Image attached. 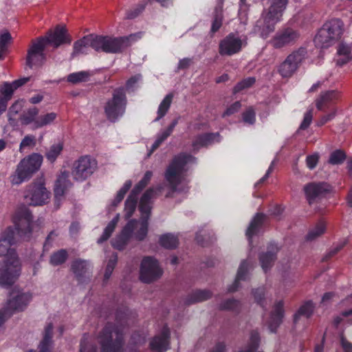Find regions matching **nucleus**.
Segmentation results:
<instances>
[{
	"instance_id": "obj_1",
	"label": "nucleus",
	"mask_w": 352,
	"mask_h": 352,
	"mask_svg": "<svg viewBox=\"0 0 352 352\" xmlns=\"http://www.w3.org/2000/svg\"><path fill=\"white\" fill-rule=\"evenodd\" d=\"M16 241L15 232L8 228L0 235V256H5V264L0 272V285L7 286L13 284L20 275L21 264L11 245Z\"/></svg>"
},
{
	"instance_id": "obj_2",
	"label": "nucleus",
	"mask_w": 352,
	"mask_h": 352,
	"mask_svg": "<svg viewBox=\"0 0 352 352\" xmlns=\"http://www.w3.org/2000/svg\"><path fill=\"white\" fill-rule=\"evenodd\" d=\"M126 311L116 315V323L107 322L98 336L101 352H124V324H127Z\"/></svg>"
},
{
	"instance_id": "obj_3",
	"label": "nucleus",
	"mask_w": 352,
	"mask_h": 352,
	"mask_svg": "<svg viewBox=\"0 0 352 352\" xmlns=\"http://www.w3.org/2000/svg\"><path fill=\"white\" fill-rule=\"evenodd\" d=\"M196 158L190 155L179 154L175 157L167 167L164 177L168 183L169 190L166 197H173L175 192H184L188 190V182L185 177L186 166L195 163Z\"/></svg>"
},
{
	"instance_id": "obj_4",
	"label": "nucleus",
	"mask_w": 352,
	"mask_h": 352,
	"mask_svg": "<svg viewBox=\"0 0 352 352\" xmlns=\"http://www.w3.org/2000/svg\"><path fill=\"white\" fill-rule=\"evenodd\" d=\"M288 0H274L267 11H264L256 21L255 31L267 38L275 30V25L281 20Z\"/></svg>"
},
{
	"instance_id": "obj_5",
	"label": "nucleus",
	"mask_w": 352,
	"mask_h": 352,
	"mask_svg": "<svg viewBox=\"0 0 352 352\" xmlns=\"http://www.w3.org/2000/svg\"><path fill=\"white\" fill-rule=\"evenodd\" d=\"M163 189L162 186L156 188H150L146 190L140 199V210L141 212V222L135 220L137 223L135 224L133 230L139 226V230L135 233V237L139 241L143 240L148 232V219L150 217L152 208V200L155 199L157 194L161 193Z\"/></svg>"
},
{
	"instance_id": "obj_6",
	"label": "nucleus",
	"mask_w": 352,
	"mask_h": 352,
	"mask_svg": "<svg viewBox=\"0 0 352 352\" xmlns=\"http://www.w3.org/2000/svg\"><path fill=\"white\" fill-rule=\"evenodd\" d=\"M43 160V156L36 153L22 159L18 164L15 172L10 176L11 184L19 185L30 179L40 168Z\"/></svg>"
},
{
	"instance_id": "obj_7",
	"label": "nucleus",
	"mask_w": 352,
	"mask_h": 352,
	"mask_svg": "<svg viewBox=\"0 0 352 352\" xmlns=\"http://www.w3.org/2000/svg\"><path fill=\"white\" fill-rule=\"evenodd\" d=\"M343 32V23L340 19H332L325 23L314 38L320 47H328L338 40Z\"/></svg>"
},
{
	"instance_id": "obj_8",
	"label": "nucleus",
	"mask_w": 352,
	"mask_h": 352,
	"mask_svg": "<svg viewBox=\"0 0 352 352\" xmlns=\"http://www.w3.org/2000/svg\"><path fill=\"white\" fill-rule=\"evenodd\" d=\"M95 36L97 52L113 54L122 52L138 38L137 34H131L128 36L118 38L98 35H95Z\"/></svg>"
},
{
	"instance_id": "obj_9",
	"label": "nucleus",
	"mask_w": 352,
	"mask_h": 352,
	"mask_svg": "<svg viewBox=\"0 0 352 352\" xmlns=\"http://www.w3.org/2000/svg\"><path fill=\"white\" fill-rule=\"evenodd\" d=\"M306 56L305 48L300 47L294 50L277 66V72L283 78H290L298 70Z\"/></svg>"
},
{
	"instance_id": "obj_10",
	"label": "nucleus",
	"mask_w": 352,
	"mask_h": 352,
	"mask_svg": "<svg viewBox=\"0 0 352 352\" xmlns=\"http://www.w3.org/2000/svg\"><path fill=\"white\" fill-rule=\"evenodd\" d=\"M50 192L46 188L44 179L41 177L27 186L24 197L32 206H42L50 198Z\"/></svg>"
},
{
	"instance_id": "obj_11",
	"label": "nucleus",
	"mask_w": 352,
	"mask_h": 352,
	"mask_svg": "<svg viewBox=\"0 0 352 352\" xmlns=\"http://www.w3.org/2000/svg\"><path fill=\"white\" fill-rule=\"evenodd\" d=\"M126 105V98L124 88H118L113 91L112 98L109 100L104 106L107 118L115 122L123 116Z\"/></svg>"
},
{
	"instance_id": "obj_12",
	"label": "nucleus",
	"mask_w": 352,
	"mask_h": 352,
	"mask_svg": "<svg viewBox=\"0 0 352 352\" xmlns=\"http://www.w3.org/2000/svg\"><path fill=\"white\" fill-rule=\"evenodd\" d=\"M39 110L36 107L29 108L20 116L22 124H32V129H37L52 124L56 118V113L51 112L38 116Z\"/></svg>"
},
{
	"instance_id": "obj_13",
	"label": "nucleus",
	"mask_w": 352,
	"mask_h": 352,
	"mask_svg": "<svg viewBox=\"0 0 352 352\" xmlns=\"http://www.w3.org/2000/svg\"><path fill=\"white\" fill-rule=\"evenodd\" d=\"M17 234L24 239H28L31 234L33 221L32 215L25 206L19 207L13 217Z\"/></svg>"
},
{
	"instance_id": "obj_14",
	"label": "nucleus",
	"mask_w": 352,
	"mask_h": 352,
	"mask_svg": "<svg viewBox=\"0 0 352 352\" xmlns=\"http://www.w3.org/2000/svg\"><path fill=\"white\" fill-rule=\"evenodd\" d=\"M96 161L85 155L76 160L72 167V175L76 181H84L89 177L96 170Z\"/></svg>"
},
{
	"instance_id": "obj_15",
	"label": "nucleus",
	"mask_w": 352,
	"mask_h": 352,
	"mask_svg": "<svg viewBox=\"0 0 352 352\" xmlns=\"http://www.w3.org/2000/svg\"><path fill=\"white\" fill-rule=\"evenodd\" d=\"M32 299L29 293L22 292L18 289H13L4 306L5 311L11 316L14 313L23 311Z\"/></svg>"
},
{
	"instance_id": "obj_16",
	"label": "nucleus",
	"mask_w": 352,
	"mask_h": 352,
	"mask_svg": "<svg viewBox=\"0 0 352 352\" xmlns=\"http://www.w3.org/2000/svg\"><path fill=\"white\" fill-rule=\"evenodd\" d=\"M163 270L157 260L153 257H145L141 263L140 279L142 282L149 283L159 279Z\"/></svg>"
},
{
	"instance_id": "obj_17",
	"label": "nucleus",
	"mask_w": 352,
	"mask_h": 352,
	"mask_svg": "<svg viewBox=\"0 0 352 352\" xmlns=\"http://www.w3.org/2000/svg\"><path fill=\"white\" fill-rule=\"evenodd\" d=\"M300 38L298 30L287 28L278 30L270 41L271 45L275 49H281L293 45Z\"/></svg>"
},
{
	"instance_id": "obj_18",
	"label": "nucleus",
	"mask_w": 352,
	"mask_h": 352,
	"mask_svg": "<svg viewBox=\"0 0 352 352\" xmlns=\"http://www.w3.org/2000/svg\"><path fill=\"white\" fill-rule=\"evenodd\" d=\"M45 47L43 39L38 38L36 41L32 42L28 50L26 56V65L30 68H32L34 66H41L44 63L46 59L44 53Z\"/></svg>"
},
{
	"instance_id": "obj_19",
	"label": "nucleus",
	"mask_w": 352,
	"mask_h": 352,
	"mask_svg": "<svg viewBox=\"0 0 352 352\" xmlns=\"http://www.w3.org/2000/svg\"><path fill=\"white\" fill-rule=\"evenodd\" d=\"M245 45L244 40L230 33L220 41L219 52L222 56H232L239 52Z\"/></svg>"
},
{
	"instance_id": "obj_20",
	"label": "nucleus",
	"mask_w": 352,
	"mask_h": 352,
	"mask_svg": "<svg viewBox=\"0 0 352 352\" xmlns=\"http://www.w3.org/2000/svg\"><path fill=\"white\" fill-rule=\"evenodd\" d=\"M331 190V186L325 182H311L304 186V191L309 204L318 201Z\"/></svg>"
},
{
	"instance_id": "obj_21",
	"label": "nucleus",
	"mask_w": 352,
	"mask_h": 352,
	"mask_svg": "<svg viewBox=\"0 0 352 352\" xmlns=\"http://www.w3.org/2000/svg\"><path fill=\"white\" fill-rule=\"evenodd\" d=\"M44 40V44H50L54 48L58 47L64 43H71L72 38L67 32V29L64 26L58 25L54 31H49L45 36L39 37Z\"/></svg>"
},
{
	"instance_id": "obj_22",
	"label": "nucleus",
	"mask_w": 352,
	"mask_h": 352,
	"mask_svg": "<svg viewBox=\"0 0 352 352\" xmlns=\"http://www.w3.org/2000/svg\"><path fill=\"white\" fill-rule=\"evenodd\" d=\"M170 330L164 327L159 335L150 342V348L153 352H165L169 347Z\"/></svg>"
},
{
	"instance_id": "obj_23",
	"label": "nucleus",
	"mask_w": 352,
	"mask_h": 352,
	"mask_svg": "<svg viewBox=\"0 0 352 352\" xmlns=\"http://www.w3.org/2000/svg\"><path fill=\"white\" fill-rule=\"evenodd\" d=\"M92 47L96 51V36L94 34H89L74 43L72 56L80 54H88L89 48Z\"/></svg>"
},
{
	"instance_id": "obj_24",
	"label": "nucleus",
	"mask_w": 352,
	"mask_h": 352,
	"mask_svg": "<svg viewBox=\"0 0 352 352\" xmlns=\"http://www.w3.org/2000/svg\"><path fill=\"white\" fill-rule=\"evenodd\" d=\"M69 173L63 171L58 176L54 186V195L56 203L63 197L66 190L69 188L72 184L69 179Z\"/></svg>"
},
{
	"instance_id": "obj_25",
	"label": "nucleus",
	"mask_w": 352,
	"mask_h": 352,
	"mask_svg": "<svg viewBox=\"0 0 352 352\" xmlns=\"http://www.w3.org/2000/svg\"><path fill=\"white\" fill-rule=\"evenodd\" d=\"M283 313V302L280 300L274 306L273 311L267 322L268 327L271 332H275L278 327L282 322Z\"/></svg>"
},
{
	"instance_id": "obj_26",
	"label": "nucleus",
	"mask_w": 352,
	"mask_h": 352,
	"mask_svg": "<svg viewBox=\"0 0 352 352\" xmlns=\"http://www.w3.org/2000/svg\"><path fill=\"white\" fill-rule=\"evenodd\" d=\"M137 222L134 220L130 221L123 228L121 234L113 240L112 245L115 248L118 250L124 248L131 233L133 232L135 224Z\"/></svg>"
},
{
	"instance_id": "obj_27",
	"label": "nucleus",
	"mask_w": 352,
	"mask_h": 352,
	"mask_svg": "<svg viewBox=\"0 0 352 352\" xmlns=\"http://www.w3.org/2000/svg\"><path fill=\"white\" fill-rule=\"evenodd\" d=\"M352 60V45L341 42L337 47L336 64L342 66Z\"/></svg>"
},
{
	"instance_id": "obj_28",
	"label": "nucleus",
	"mask_w": 352,
	"mask_h": 352,
	"mask_svg": "<svg viewBox=\"0 0 352 352\" xmlns=\"http://www.w3.org/2000/svg\"><path fill=\"white\" fill-rule=\"evenodd\" d=\"M278 251L277 245L272 244L268 247L267 252L261 254L260 262L263 270L266 272L273 265L276 258V253Z\"/></svg>"
},
{
	"instance_id": "obj_29",
	"label": "nucleus",
	"mask_w": 352,
	"mask_h": 352,
	"mask_svg": "<svg viewBox=\"0 0 352 352\" xmlns=\"http://www.w3.org/2000/svg\"><path fill=\"white\" fill-rule=\"evenodd\" d=\"M339 97V93L334 90L322 92L316 100V106L318 110H322L328 104L335 101Z\"/></svg>"
},
{
	"instance_id": "obj_30",
	"label": "nucleus",
	"mask_w": 352,
	"mask_h": 352,
	"mask_svg": "<svg viewBox=\"0 0 352 352\" xmlns=\"http://www.w3.org/2000/svg\"><path fill=\"white\" fill-rule=\"evenodd\" d=\"M53 326L49 323L44 330L43 338L38 346L39 352H51L52 347Z\"/></svg>"
},
{
	"instance_id": "obj_31",
	"label": "nucleus",
	"mask_w": 352,
	"mask_h": 352,
	"mask_svg": "<svg viewBox=\"0 0 352 352\" xmlns=\"http://www.w3.org/2000/svg\"><path fill=\"white\" fill-rule=\"evenodd\" d=\"M219 137L218 133H206L197 136L192 142L194 150L206 146L213 142Z\"/></svg>"
},
{
	"instance_id": "obj_32",
	"label": "nucleus",
	"mask_w": 352,
	"mask_h": 352,
	"mask_svg": "<svg viewBox=\"0 0 352 352\" xmlns=\"http://www.w3.org/2000/svg\"><path fill=\"white\" fill-rule=\"evenodd\" d=\"M223 1L221 0L217 5L214 12L213 20L211 25V32L214 33L217 32L222 25L223 22Z\"/></svg>"
},
{
	"instance_id": "obj_33",
	"label": "nucleus",
	"mask_w": 352,
	"mask_h": 352,
	"mask_svg": "<svg viewBox=\"0 0 352 352\" xmlns=\"http://www.w3.org/2000/svg\"><path fill=\"white\" fill-rule=\"evenodd\" d=\"M249 268V263L246 261H243L241 263L239 267L236 277L234 283L228 288L230 292H235L239 287V282L240 280H244L248 277V272Z\"/></svg>"
},
{
	"instance_id": "obj_34",
	"label": "nucleus",
	"mask_w": 352,
	"mask_h": 352,
	"mask_svg": "<svg viewBox=\"0 0 352 352\" xmlns=\"http://www.w3.org/2000/svg\"><path fill=\"white\" fill-rule=\"evenodd\" d=\"M265 219V216L263 214L258 213L255 215L246 232V235L250 241L252 236L257 233L260 227L263 223Z\"/></svg>"
},
{
	"instance_id": "obj_35",
	"label": "nucleus",
	"mask_w": 352,
	"mask_h": 352,
	"mask_svg": "<svg viewBox=\"0 0 352 352\" xmlns=\"http://www.w3.org/2000/svg\"><path fill=\"white\" fill-rule=\"evenodd\" d=\"M260 344L259 333L256 330H252L250 332L249 342L245 349L241 350L239 352H263L262 351H257Z\"/></svg>"
},
{
	"instance_id": "obj_36",
	"label": "nucleus",
	"mask_w": 352,
	"mask_h": 352,
	"mask_svg": "<svg viewBox=\"0 0 352 352\" xmlns=\"http://www.w3.org/2000/svg\"><path fill=\"white\" fill-rule=\"evenodd\" d=\"M91 265L86 260L76 259L72 263V270L77 276H82L89 270Z\"/></svg>"
},
{
	"instance_id": "obj_37",
	"label": "nucleus",
	"mask_w": 352,
	"mask_h": 352,
	"mask_svg": "<svg viewBox=\"0 0 352 352\" xmlns=\"http://www.w3.org/2000/svg\"><path fill=\"white\" fill-rule=\"evenodd\" d=\"M174 95L172 93L167 94L162 101L160 102L158 109H157V117L155 118V121H158L161 118H162L168 112L171 103L173 102Z\"/></svg>"
},
{
	"instance_id": "obj_38",
	"label": "nucleus",
	"mask_w": 352,
	"mask_h": 352,
	"mask_svg": "<svg viewBox=\"0 0 352 352\" xmlns=\"http://www.w3.org/2000/svg\"><path fill=\"white\" fill-rule=\"evenodd\" d=\"M12 41V37L8 31L0 34V60L5 58Z\"/></svg>"
},
{
	"instance_id": "obj_39",
	"label": "nucleus",
	"mask_w": 352,
	"mask_h": 352,
	"mask_svg": "<svg viewBox=\"0 0 352 352\" xmlns=\"http://www.w3.org/2000/svg\"><path fill=\"white\" fill-rule=\"evenodd\" d=\"M178 237L170 233L163 234L160 238V244L166 249H173L177 247Z\"/></svg>"
},
{
	"instance_id": "obj_40",
	"label": "nucleus",
	"mask_w": 352,
	"mask_h": 352,
	"mask_svg": "<svg viewBox=\"0 0 352 352\" xmlns=\"http://www.w3.org/2000/svg\"><path fill=\"white\" fill-rule=\"evenodd\" d=\"M138 194L131 191L129 196L125 201L124 212L126 218H130L133 214L137 205Z\"/></svg>"
},
{
	"instance_id": "obj_41",
	"label": "nucleus",
	"mask_w": 352,
	"mask_h": 352,
	"mask_svg": "<svg viewBox=\"0 0 352 352\" xmlns=\"http://www.w3.org/2000/svg\"><path fill=\"white\" fill-rule=\"evenodd\" d=\"M314 305L311 302H307L302 305L298 311L294 314V321L295 323L298 322L301 316L309 318L313 314Z\"/></svg>"
},
{
	"instance_id": "obj_42",
	"label": "nucleus",
	"mask_w": 352,
	"mask_h": 352,
	"mask_svg": "<svg viewBox=\"0 0 352 352\" xmlns=\"http://www.w3.org/2000/svg\"><path fill=\"white\" fill-rule=\"evenodd\" d=\"M91 73L87 71H81L74 72L67 76V81L72 84H78L80 82H87L89 80Z\"/></svg>"
},
{
	"instance_id": "obj_43",
	"label": "nucleus",
	"mask_w": 352,
	"mask_h": 352,
	"mask_svg": "<svg viewBox=\"0 0 352 352\" xmlns=\"http://www.w3.org/2000/svg\"><path fill=\"white\" fill-rule=\"evenodd\" d=\"M8 87H0V116L4 113L8 107V101L12 98L11 90Z\"/></svg>"
},
{
	"instance_id": "obj_44",
	"label": "nucleus",
	"mask_w": 352,
	"mask_h": 352,
	"mask_svg": "<svg viewBox=\"0 0 352 352\" xmlns=\"http://www.w3.org/2000/svg\"><path fill=\"white\" fill-rule=\"evenodd\" d=\"M119 221V214H117L107 225L105 228L102 236L98 239V243H102L104 241H107L112 232L115 230V228Z\"/></svg>"
},
{
	"instance_id": "obj_45",
	"label": "nucleus",
	"mask_w": 352,
	"mask_h": 352,
	"mask_svg": "<svg viewBox=\"0 0 352 352\" xmlns=\"http://www.w3.org/2000/svg\"><path fill=\"white\" fill-rule=\"evenodd\" d=\"M68 257L67 252L61 249L57 252H54L50 259V263L54 266H57L64 263Z\"/></svg>"
},
{
	"instance_id": "obj_46",
	"label": "nucleus",
	"mask_w": 352,
	"mask_h": 352,
	"mask_svg": "<svg viewBox=\"0 0 352 352\" xmlns=\"http://www.w3.org/2000/svg\"><path fill=\"white\" fill-rule=\"evenodd\" d=\"M63 148V144L61 142H58L52 145L45 153V156L47 160H49L50 162H54L60 155Z\"/></svg>"
},
{
	"instance_id": "obj_47",
	"label": "nucleus",
	"mask_w": 352,
	"mask_h": 352,
	"mask_svg": "<svg viewBox=\"0 0 352 352\" xmlns=\"http://www.w3.org/2000/svg\"><path fill=\"white\" fill-rule=\"evenodd\" d=\"M326 226L325 223L322 221L318 223L315 227L311 228L306 238L308 241H313L316 239L318 237L320 236L325 231Z\"/></svg>"
},
{
	"instance_id": "obj_48",
	"label": "nucleus",
	"mask_w": 352,
	"mask_h": 352,
	"mask_svg": "<svg viewBox=\"0 0 352 352\" xmlns=\"http://www.w3.org/2000/svg\"><path fill=\"white\" fill-rule=\"evenodd\" d=\"M212 293L208 290H197L194 292L188 300L189 303L201 302L209 299Z\"/></svg>"
},
{
	"instance_id": "obj_49",
	"label": "nucleus",
	"mask_w": 352,
	"mask_h": 352,
	"mask_svg": "<svg viewBox=\"0 0 352 352\" xmlns=\"http://www.w3.org/2000/svg\"><path fill=\"white\" fill-rule=\"evenodd\" d=\"M152 176L153 173L151 171H146L143 178L134 186L132 191L139 195V193L148 184Z\"/></svg>"
},
{
	"instance_id": "obj_50",
	"label": "nucleus",
	"mask_w": 352,
	"mask_h": 352,
	"mask_svg": "<svg viewBox=\"0 0 352 352\" xmlns=\"http://www.w3.org/2000/svg\"><path fill=\"white\" fill-rule=\"evenodd\" d=\"M36 140L34 135H27L23 139L21 140L19 145V151L21 153L26 148H32L36 146Z\"/></svg>"
},
{
	"instance_id": "obj_51",
	"label": "nucleus",
	"mask_w": 352,
	"mask_h": 352,
	"mask_svg": "<svg viewBox=\"0 0 352 352\" xmlns=\"http://www.w3.org/2000/svg\"><path fill=\"white\" fill-rule=\"evenodd\" d=\"M345 159V153L341 150H336L330 155L329 163L333 165L340 164Z\"/></svg>"
},
{
	"instance_id": "obj_52",
	"label": "nucleus",
	"mask_w": 352,
	"mask_h": 352,
	"mask_svg": "<svg viewBox=\"0 0 352 352\" xmlns=\"http://www.w3.org/2000/svg\"><path fill=\"white\" fill-rule=\"evenodd\" d=\"M29 80H30V77L22 78L16 80L11 83L4 82L1 87H6L8 88H10L9 89L11 90V96H12L14 90H16L17 88L20 87L21 86L25 85Z\"/></svg>"
},
{
	"instance_id": "obj_53",
	"label": "nucleus",
	"mask_w": 352,
	"mask_h": 352,
	"mask_svg": "<svg viewBox=\"0 0 352 352\" xmlns=\"http://www.w3.org/2000/svg\"><path fill=\"white\" fill-rule=\"evenodd\" d=\"M255 81L256 80L253 77L247 78L241 80L234 86L233 89V92L236 94L243 89H248L255 82Z\"/></svg>"
},
{
	"instance_id": "obj_54",
	"label": "nucleus",
	"mask_w": 352,
	"mask_h": 352,
	"mask_svg": "<svg viewBox=\"0 0 352 352\" xmlns=\"http://www.w3.org/2000/svg\"><path fill=\"white\" fill-rule=\"evenodd\" d=\"M243 120L248 124H253L256 121V113L252 107L247 109L242 114Z\"/></svg>"
},
{
	"instance_id": "obj_55",
	"label": "nucleus",
	"mask_w": 352,
	"mask_h": 352,
	"mask_svg": "<svg viewBox=\"0 0 352 352\" xmlns=\"http://www.w3.org/2000/svg\"><path fill=\"white\" fill-rule=\"evenodd\" d=\"M23 107V101L17 100L14 102L9 109L8 116L9 120H12L16 114H18Z\"/></svg>"
},
{
	"instance_id": "obj_56",
	"label": "nucleus",
	"mask_w": 352,
	"mask_h": 352,
	"mask_svg": "<svg viewBox=\"0 0 352 352\" xmlns=\"http://www.w3.org/2000/svg\"><path fill=\"white\" fill-rule=\"evenodd\" d=\"M239 307V302L236 300H233V299L227 300L226 301L222 302L220 305V309H223V310L235 311V310H237Z\"/></svg>"
},
{
	"instance_id": "obj_57",
	"label": "nucleus",
	"mask_w": 352,
	"mask_h": 352,
	"mask_svg": "<svg viewBox=\"0 0 352 352\" xmlns=\"http://www.w3.org/2000/svg\"><path fill=\"white\" fill-rule=\"evenodd\" d=\"M80 352H97V347L90 344L87 338L84 336L80 342Z\"/></svg>"
},
{
	"instance_id": "obj_58",
	"label": "nucleus",
	"mask_w": 352,
	"mask_h": 352,
	"mask_svg": "<svg viewBox=\"0 0 352 352\" xmlns=\"http://www.w3.org/2000/svg\"><path fill=\"white\" fill-rule=\"evenodd\" d=\"M313 118V109H309L304 115L303 120L300 126V129L305 130L309 127Z\"/></svg>"
},
{
	"instance_id": "obj_59",
	"label": "nucleus",
	"mask_w": 352,
	"mask_h": 352,
	"mask_svg": "<svg viewBox=\"0 0 352 352\" xmlns=\"http://www.w3.org/2000/svg\"><path fill=\"white\" fill-rule=\"evenodd\" d=\"M241 107V104L240 102L237 101L231 104L227 109L224 111L222 115V117L225 118L227 116H230L234 113L237 112Z\"/></svg>"
},
{
	"instance_id": "obj_60",
	"label": "nucleus",
	"mask_w": 352,
	"mask_h": 352,
	"mask_svg": "<svg viewBox=\"0 0 352 352\" xmlns=\"http://www.w3.org/2000/svg\"><path fill=\"white\" fill-rule=\"evenodd\" d=\"M318 160H319V155L317 153H315V154H313L311 155H308L306 158L307 166L311 170L314 169L316 166V165L318 162Z\"/></svg>"
},
{
	"instance_id": "obj_61",
	"label": "nucleus",
	"mask_w": 352,
	"mask_h": 352,
	"mask_svg": "<svg viewBox=\"0 0 352 352\" xmlns=\"http://www.w3.org/2000/svg\"><path fill=\"white\" fill-rule=\"evenodd\" d=\"M145 4H141L138 6L137 8H135L134 10H128L126 12V18L127 19H134L137 17L140 12H142V10L144 9Z\"/></svg>"
},
{
	"instance_id": "obj_62",
	"label": "nucleus",
	"mask_w": 352,
	"mask_h": 352,
	"mask_svg": "<svg viewBox=\"0 0 352 352\" xmlns=\"http://www.w3.org/2000/svg\"><path fill=\"white\" fill-rule=\"evenodd\" d=\"M265 295V291L263 288H258L254 292V298L256 302L260 304L262 307H264L263 304V296Z\"/></svg>"
},
{
	"instance_id": "obj_63",
	"label": "nucleus",
	"mask_w": 352,
	"mask_h": 352,
	"mask_svg": "<svg viewBox=\"0 0 352 352\" xmlns=\"http://www.w3.org/2000/svg\"><path fill=\"white\" fill-rule=\"evenodd\" d=\"M192 59L189 58H185L181 59L178 63L177 69L182 70V69H187L190 67V65L192 64Z\"/></svg>"
},
{
	"instance_id": "obj_64",
	"label": "nucleus",
	"mask_w": 352,
	"mask_h": 352,
	"mask_svg": "<svg viewBox=\"0 0 352 352\" xmlns=\"http://www.w3.org/2000/svg\"><path fill=\"white\" fill-rule=\"evenodd\" d=\"M341 345L344 352H352V344L343 336L340 339Z\"/></svg>"
}]
</instances>
